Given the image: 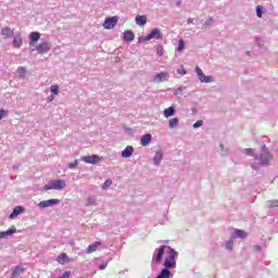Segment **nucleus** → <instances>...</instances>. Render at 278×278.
I'll return each mask as SVG.
<instances>
[{"label":"nucleus","mask_w":278,"mask_h":278,"mask_svg":"<svg viewBox=\"0 0 278 278\" xmlns=\"http://www.w3.org/2000/svg\"><path fill=\"white\" fill-rule=\"evenodd\" d=\"M226 249L228 251H232L233 250V237H231L230 240L226 243Z\"/></svg>","instance_id":"obj_28"},{"label":"nucleus","mask_w":278,"mask_h":278,"mask_svg":"<svg viewBox=\"0 0 278 278\" xmlns=\"http://www.w3.org/2000/svg\"><path fill=\"white\" fill-rule=\"evenodd\" d=\"M165 118H170V116H175V106H169L163 111Z\"/></svg>","instance_id":"obj_21"},{"label":"nucleus","mask_w":278,"mask_h":278,"mask_svg":"<svg viewBox=\"0 0 278 278\" xmlns=\"http://www.w3.org/2000/svg\"><path fill=\"white\" fill-rule=\"evenodd\" d=\"M50 92H52V94H59L60 93V86L58 85H52L50 87Z\"/></svg>","instance_id":"obj_27"},{"label":"nucleus","mask_w":278,"mask_h":278,"mask_svg":"<svg viewBox=\"0 0 278 278\" xmlns=\"http://www.w3.org/2000/svg\"><path fill=\"white\" fill-rule=\"evenodd\" d=\"M56 262L59 264H61L62 266H64V264H68V262H71V258L68 257V255L66 253H61L58 257H56Z\"/></svg>","instance_id":"obj_13"},{"label":"nucleus","mask_w":278,"mask_h":278,"mask_svg":"<svg viewBox=\"0 0 278 278\" xmlns=\"http://www.w3.org/2000/svg\"><path fill=\"white\" fill-rule=\"evenodd\" d=\"M83 162H85V164H99V162H101L102 157L93 154V155H87L85 157L81 159Z\"/></svg>","instance_id":"obj_8"},{"label":"nucleus","mask_w":278,"mask_h":278,"mask_svg":"<svg viewBox=\"0 0 278 278\" xmlns=\"http://www.w3.org/2000/svg\"><path fill=\"white\" fill-rule=\"evenodd\" d=\"M245 155H253V149H245Z\"/></svg>","instance_id":"obj_40"},{"label":"nucleus","mask_w":278,"mask_h":278,"mask_svg":"<svg viewBox=\"0 0 278 278\" xmlns=\"http://www.w3.org/2000/svg\"><path fill=\"white\" fill-rule=\"evenodd\" d=\"M66 188V181L59 179L52 180L43 187V190H64Z\"/></svg>","instance_id":"obj_1"},{"label":"nucleus","mask_w":278,"mask_h":278,"mask_svg":"<svg viewBox=\"0 0 278 278\" xmlns=\"http://www.w3.org/2000/svg\"><path fill=\"white\" fill-rule=\"evenodd\" d=\"M79 164L77 160H75L73 163L68 164V168H76V166Z\"/></svg>","instance_id":"obj_38"},{"label":"nucleus","mask_w":278,"mask_h":278,"mask_svg":"<svg viewBox=\"0 0 278 278\" xmlns=\"http://www.w3.org/2000/svg\"><path fill=\"white\" fill-rule=\"evenodd\" d=\"M118 24V16L106 17L103 27L105 29H114Z\"/></svg>","instance_id":"obj_3"},{"label":"nucleus","mask_w":278,"mask_h":278,"mask_svg":"<svg viewBox=\"0 0 278 278\" xmlns=\"http://www.w3.org/2000/svg\"><path fill=\"white\" fill-rule=\"evenodd\" d=\"M160 40L162 38V31L159 28L153 29L148 36L139 38V42H149V40Z\"/></svg>","instance_id":"obj_2"},{"label":"nucleus","mask_w":278,"mask_h":278,"mask_svg":"<svg viewBox=\"0 0 278 278\" xmlns=\"http://www.w3.org/2000/svg\"><path fill=\"white\" fill-rule=\"evenodd\" d=\"M8 114V111L0 109V121L5 118V115Z\"/></svg>","instance_id":"obj_35"},{"label":"nucleus","mask_w":278,"mask_h":278,"mask_svg":"<svg viewBox=\"0 0 278 278\" xmlns=\"http://www.w3.org/2000/svg\"><path fill=\"white\" fill-rule=\"evenodd\" d=\"M186 49V42L184 40L178 41V51H184Z\"/></svg>","instance_id":"obj_30"},{"label":"nucleus","mask_w":278,"mask_h":278,"mask_svg":"<svg viewBox=\"0 0 278 278\" xmlns=\"http://www.w3.org/2000/svg\"><path fill=\"white\" fill-rule=\"evenodd\" d=\"M156 251L157 253L154 262L155 264H160L162 262V257H164V251H166V245H161Z\"/></svg>","instance_id":"obj_11"},{"label":"nucleus","mask_w":278,"mask_h":278,"mask_svg":"<svg viewBox=\"0 0 278 278\" xmlns=\"http://www.w3.org/2000/svg\"><path fill=\"white\" fill-rule=\"evenodd\" d=\"M1 35L3 38H10V36L14 35V30L10 29V27H4L1 29Z\"/></svg>","instance_id":"obj_22"},{"label":"nucleus","mask_w":278,"mask_h":278,"mask_svg":"<svg viewBox=\"0 0 278 278\" xmlns=\"http://www.w3.org/2000/svg\"><path fill=\"white\" fill-rule=\"evenodd\" d=\"M105 268H108V264H101V265L99 266V269H100V270H105Z\"/></svg>","instance_id":"obj_41"},{"label":"nucleus","mask_w":278,"mask_h":278,"mask_svg":"<svg viewBox=\"0 0 278 278\" xmlns=\"http://www.w3.org/2000/svg\"><path fill=\"white\" fill-rule=\"evenodd\" d=\"M177 125H179V119L177 117L169 119V124H168L169 129L177 127Z\"/></svg>","instance_id":"obj_25"},{"label":"nucleus","mask_w":278,"mask_h":278,"mask_svg":"<svg viewBox=\"0 0 278 278\" xmlns=\"http://www.w3.org/2000/svg\"><path fill=\"white\" fill-rule=\"evenodd\" d=\"M23 206H16L13 212L10 214L9 218L10 219H13V218H16V216L23 214Z\"/></svg>","instance_id":"obj_19"},{"label":"nucleus","mask_w":278,"mask_h":278,"mask_svg":"<svg viewBox=\"0 0 278 278\" xmlns=\"http://www.w3.org/2000/svg\"><path fill=\"white\" fill-rule=\"evenodd\" d=\"M110 186H112V180L110 179L105 180L104 184L102 185V190H108Z\"/></svg>","instance_id":"obj_29"},{"label":"nucleus","mask_w":278,"mask_h":278,"mask_svg":"<svg viewBox=\"0 0 278 278\" xmlns=\"http://www.w3.org/2000/svg\"><path fill=\"white\" fill-rule=\"evenodd\" d=\"M36 51L40 54V55H45V53H49V51H51V46H49V42L45 41L41 42L37 46Z\"/></svg>","instance_id":"obj_7"},{"label":"nucleus","mask_w":278,"mask_h":278,"mask_svg":"<svg viewBox=\"0 0 278 278\" xmlns=\"http://www.w3.org/2000/svg\"><path fill=\"white\" fill-rule=\"evenodd\" d=\"M136 38V35L131 30H125L123 39L125 42H132V40Z\"/></svg>","instance_id":"obj_14"},{"label":"nucleus","mask_w":278,"mask_h":278,"mask_svg":"<svg viewBox=\"0 0 278 278\" xmlns=\"http://www.w3.org/2000/svg\"><path fill=\"white\" fill-rule=\"evenodd\" d=\"M17 73L21 75V77H25V73H27V70L25 67H18Z\"/></svg>","instance_id":"obj_32"},{"label":"nucleus","mask_w":278,"mask_h":278,"mask_svg":"<svg viewBox=\"0 0 278 278\" xmlns=\"http://www.w3.org/2000/svg\"><path fill=\"white\" fill-rule=\"evenodd\" d=\"M134 155V147L127 146L124 151H122V157H131Z\"/></svg>","instance_id":"obj_18"},{"label":"nucleus","mask_w":278,"mask_h":278,"mask_svg":"<svg viewBox=\"0 0 278 278\" xmlns=\"http://www.w3.org/2000/svg\"><path fill=\"white\" fill-rule=\"evenodd\" d=\"M99 247H101V241H96L93 244H90L87 248V254L90 255V254L94 253V251H97L99 249Z\"/></svg>","instance_id":"obj_17"},{"label":"nucleus","mask_w":278,"mask_h":278,"mask_svg":"<svg viewBox=\"0 0 278 278\" xmlns=\"http://www.w3.org/2000/svg\"><path fill=\"white\" fill-rule=\"evenodd\" d=\"M135 21L139 26L147 25V16L146 15H138V16H136Z\"/></svg>","instance_id":"obj_23"},{"label":"nucleus","mask_w":278,"mask_h":278,"mask_svg":"<svg viewBox=\"0 0 278 278\" xmlns=\"http://www.w3.org/2000/svg\"><path fill=\"white\" fill-rule=\"evenodd\" d=\"M199 127H203V121H198L195 124H193L194 129H199Z\"/></svg>","instance_id":"obj_36"},{"label":"nucleus","mask_w":278,"mask_h":278,"mask_svg":"<svg viewBox=\"0 0 278 278\" xmlns=\"http://www.w3.org/2000/svg\"><path fill=\"white\" fill-rule=\"evenodd\" d=\"M14 233H16V228L12 226L7 231H0V240H2V238H8V236H14Z\"/></svg>","instance_id":"obj_15"},{"label":"nucleus","mask_w":278,"mask_h":278,"mask_svg":"<svg viewBox=\"0 0 278 278\" xmlns=\"http://www.w3.org/2000/svg\"><path fill=\"white\" fill-rule=\"evenodd\" d=\"M60 203V199H50L39 202L38 207L45 210V207H53V205H58Z\"/></svg>","instance_id":"obj_5"},{"label":"nucleus","mask_w":278,"mask_h":278,"mask_svg":"<svg viewBox=\"0 0 278 278\" xmlns=\"http://www.w3.org/2000/svg\"><path fill=\"white\" fill-rule=\"evenodd\" d=\"M50 101H53V97H52V98H50Z\"/></svg>","instance_id":"obj_44"},{"label":"nucleus","mask_w":278,"mask_h":278,"mask_svg":"<svg viewBox=\"0 0 278 278\" xmlns=\"http://www.w3.org/2000/svg\"><path fill=\"white\" fill-rule=\"evenodd\" d=\"M156 53L157 55H160V58H162V55H164V48L162 46H159L156 48Z\"/></svg>","instance_id":"obj_33"},{"label":"nucleus","mask_w":278,"mask_h":278,"mask_svg":"<svg viewBox=\"0 0 278 278\" xmlns=\"http://www.w3.org/2000/svg\"><path fill=\"white\" fill-rule=\"evenodd\" d=\"M29 39H30V42H29L30 51H36V49H34V47H36V42H38V40H40V33H36V31L30 33Z\"/></svg>","instance_id":"obj_6"},{"label":"nucleus","mask_w":278,"mask_h":278,"mask_svg":"<svg viewBox=\"0 0 278 278\" xmlns=\"http://www.w3.org/2000/svg\"><path fill=\"white\" fill-rule=\"evenodd\" d=\"M151 140H152L151 134L143 135L140 140L141 146L149 147V144H151Z\"/></svg>","instance_id":"obj_16"},{"label":"nucleus","mask_w":278,"mask_h":278,"mask_svg":"<svg viewBox=\"0 0 278 278\" xmlns=\"http://www.w3.org/2000/svg\"><path fill=\"white\" fill-rule=\"evenodd\" d=\"M168 77L169 75L167 72H161L154 76V81H156V84H162V81H168Z\"/></svg>","instance_id":"obj_10"},{"label":"nucleus","mask_w":278,"mask_h":278,"mask_svg":"<svg viewBox=\"0 0 278 278\" xmlns=\"http://www.w3.org/2000/svg\"><path fill=\"white\" fill-rule=\"evenodd\" d=\"M13 47L14 49H21V47H23V37L21 34H17L13 37Z\"/></svg>","instance_id":"obj_12"},{"label":"nucleus","mask_w":278,"mask_h":278,"mask_svg":"<svg viewBox=\"0 0 278 278\" xmlns=\"http://www.w3.org/2000/svg\"><path fill=\"white\" fill-rule=\"evenodd\" d=\"M186 73L187 72H186V68H184V65L180 68L177 70L178 75H186Z\"/></svg>","instance_id":"obj_37"},{"label":"nucleus","mask_w":278,"mask_h":278,"mask_svg":"<svg viewBox=\"0 0 278 278\" xmlns=\"http://www.w3.org/2000/svg\"><path fill=\"white\" fill-rule=\"evenodd\" d=\"M277 206H278L277 200L269 201V207H277Z\"/></svg>","instance_id":"obj_39"},{"label":"nucleus","mask_w":278,"mask_h":278,"mask_svg":"<svg viewBox=\"0 0 278 278\" xmlns=\"http://www.w3.org/2000/svg\"><path fill=\"white\" fill-rule=\"evenodd\" d=\"M163 157L164 153L162 151H157L154 155V164H160Z\"/></svg>","instance_id":"obj_24"},{"label":"nucleus","mask_w":278,"mask_h":278,"mask_svg":"<svg viewBox=\"0 0 278 278\" xmlns=\"http://www.w3.org/2000/svg\"><path fill=\"white\" fill-rule=\"evenodd\" d=\"M195 73L202 84H212V76H205V74H203V71L201 70V67L197 66Z\"/></svg>","instance_id":"obj_4"},{"label":"nucleus","mask_w":278,"mask_h":278,"mask_svg":"<svg viewBox=\"0 0 278 278\" xmlns=\"http://www.w3.org/2000/svg\"><path fill=\"white\" fill-rule=\"evenodd\" d=\"M24 271H25V267L17 266L13 269L11 277L12 278L20 277V275H23Z\"/></svg>","instance_id":"obj_20"},{"label":"nucleus","mask_w":278,"mask_h":278,"mask_svg":"<svg viewBox=\"0 0 278 278\" xmlns=\"http://www.w3.org/2000/svg\"><path fill=\"white\" fill-rule=\"evenodd\" d=\"M235 236H237V238H247V232H244V230H240V229H235Z\"/></svg>","instance_id":"obj_26"},{"label":"nucleus","mask_w":278,"mask_h":278,"mask_svg":"<svg viewBox=\"0 0 278 278\" xmlns=\"http://www.w3.org/2000/svg\"><path fill=\"white\" fill-rule=\"evenodd\" d=\"M258 160H260L261 166H266V164H268L270 160H273V155H270V153L268 152H263L260 155Z\"/></svg>","instance_id":"obj_9"},{"label":"nucleus","mask_w":278,"mask_h":278,"mask_svg":"<svg viewBox=\"0 0 278 278\" xmlns=\"http://www.w3.org/2000/svg\"><path fill=\"white\" fill-rule=\"evenodd\" d=\"M87 205H97V200L92 197L87 198Z\"/></svg>","instance_id":"obj_31"},{"label":"nucleus","mask_w":278,"mask_h":278,"mask_svg":"<svg viewBox=\"0 0 278 278\" xmlns=\"http://www.w3.org/2000/svg\"><path fill=\"white\" fill-rule=\"evenodd\" d=\"M214 21V18L210 17L206 22L205 25H212V22Z\"/></svg>","instance_id":"obj_42"},{"label":"nucleus","mask_w":278,"mask_h":278,"mask_svg":"<svg viewBox=\"0 0 278 278\" xmlns=\"http://www.w3.org/2000/svg\"><path fill=\"white\" fill-rule=\"evenodd\" d=\"M187 23H188V25H190V24L193 23V20H192V18H188V20H187Z\"/></svg>","instance_id":"obj_43"},{"label":"nucleus","mask_w":278,"mask_h":278,"mask_svg":"<svg viewBox=\"0 0 278 278\" xmlns=\"http://www.w3.org/2000/svg\"><path fill=\"white\" fill-rule=\"evenodd\" d=\"M256 15L258 18H262V5L256 7Z\"/></svg>","instance_id":"obj_34"},{"label":"nucleus","mask_w":278,"mask_h":278,"mask_svg":"<svg viewBox=\"0 0 278 278\" xmlns=\"http://www.w3.org/2000/svg\"><path fill=\"white\" fill-rule=\"evenodd\" d=\"M50 101H53V97H52V98H50Z\"/></svg>","instance_id":"obj_45"}]
</instances>
